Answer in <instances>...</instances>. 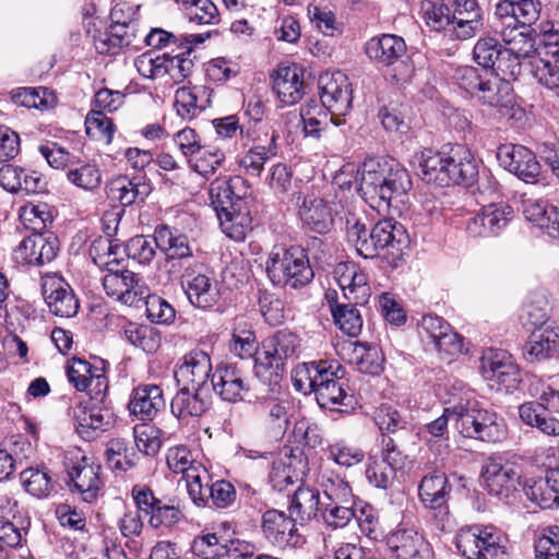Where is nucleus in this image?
I'll return each instance as SVG.
<instances>
[{
    "label": "nucleus",
    "instance_id": "1",
    "mask_svg": "<svg viewBox=\"0 0 559 559\" xmlns=\"http://www.w3.org/2000/svg\"><path fill=\"white\" fill-rule=\"evenodd\" d=\"M293 381L296 390L313 392L322 408L347 412L353 407L354 395L349 393L345 369L336 361L306 362L296 369Z\"/></svg>",
    "mask_w": 559,
    "mask_h": 559
},
{
    "label": "nucleus",
    "instance_id": "2",
    "mask_svg": "<svg viewBox=\"0 0 559 559\" xmlns=\"http://www.w3.org/2000/svg\"><path fill=\"white\" fill-rule=\"evenodd\" d=\"M420 177L427 183L440 187L450 185H472L478 175L472 154L461 147L452 148L449 154L426 150L419 160Z\"/></svg>",
    "mask_w": 559,
    "mask_h": 559
},
{
    "label": "nucleus",
    "instance_id": "3",
    "mask_svg": "<svg viewBox=\"0 0 559 559\" xmlns=\"http://www.w3.org/2000/svg\"><path fill=\"white\" fill-rule=\"evenodd\" d=\"M453 80L483 106L502 109L513 104L510 82L493 71L462 66L455 69Z\"/></svg>",
    "mask_w": 559,
    "mask_h": 559
},
{
    "label": "nucleus",
    "instance_id": "4",
    "mask_svg": "<svg viewBox=\"0 0 559 559\" xmlns=\"http://www.w3.org/2000/svg\"><path fill=\"white\" fill-rule=\"evenodd\" d=\"M265 272L275 286L299 288L314 276L306 251L297 246L274 247L265 261Z\"/></svg>",
    "mask_w": 559,
    "mask_h": 559
},
{
    "label": "nucleus",
    "instance_id": "5",
    "mask_svg": "<svg viewBox=\"0 0 559 559\" xmlns=\"http://www.w3.org/2000/svg\"><path fill=\"white\" fill-rule=\"evenodd\" d=\"M456 548L467 559H508L501 534L492 526H467L456 534Z\"/></svg>",
    "mask_w": 559,
    "mask_h": 559
},
{
    "label": "nucleus",
    "instance_id": "6",
    "mask_svg": "<svg viewBox=\"0 0 559 559\" xmlns=\"http://www.w3.org/2000/svg\"><path fill=\"white\" fill-rule=\"evenodd\" d=\"M352 87L348 78L341 71L325 72L319 76L320 106L330 112L334 126H341L352 108Z\"/></svg>",
    "mask_w": 559,
    "mask_h": 559
},
{
    "label": "nucleus",
    "instance_id": "7",
    "mask_svg": "<svg viewBox=\"0 0 559 559\" xmlns=\"http://www.w3.org/2000/svg\"><path fill=\"white\" fill-rule=\"evenodd\" d=\"M461 416L457 417V431L466 438H474L485 442H500L507 436V427L503 418L496 413L460 407Z\"/></svg>",
    "mask_w": 559,
    "mask_h": 559
},
{
    "label": "nucleus",
    "instance_id": "8",
    "mask_svg": "<svg viewBox=\"0 0 559 559\" xmlns=\"http://www.w3.org/2000/svg\"><path fill=\"white\" fill-rule=\"evenodd\" d=\"M181 286L191 305L200 309L214 307L221 298L218 282L201 263L185 265Z\"/></svg>",
    "mask_w": 559,
    "mask_h": 559
},
{
    "label": "nucleus",
    "instance_id": "9",
    "mask_svg": "<svg viewBox=\"0 0 559 559\" xmlns=\"http://www.w3.org/2000/svg\"><path fill=\"white\" fill-rule=\"evenodd\" d=\"M480 371L491 386L511 392L521 381L520 369L513 357L503 349L487 348L480 357Z\"/></svg>",
    "mask_w": 559,
    "mask_h": 559
},
{
    "label": "nucleus",
    "instance_id": "10",
    "mask_svg": "<svg viewBox=\"0 0 559 559\" xmlns=\"http://www.w3.org/2000/svg\"><path fill=\"white\" fill-rule=\"evenodd\" d=\"M300 340L297 334L289 330H280L262 342V352L259 353L257 372L260 368H269L275 371L283 370L285 362L298 356Z\"/></svg>",
    "mask_w": 559,
    "mask_h": 559
},
{
    "label": "nucleus",
    "instance_id": "11",
    "mask_svg": "<svg viewBox=\"0 0 559 559\" xmlns=\"http://www.w3.org/2000/svg\"><path fill=\"white\" fill-rule=\"evenodd\" d=\"M107 273L102 282L107 296L128 306H135L146 296V286L132 271L120 266L104 269Z\"/></svg>",
    "mask_w": 559,
    "mask_h": 559
},
{
    "label": "nucleus",
    "instance_id": "12",
    "mask_svg": "<svg viewBox=\"0 0 559 559\" xmlns=\"http://www.w3.org/2000/svg\"><path fill=\"white\" fill-rule=\"evenodd\" d=\"M481 478L491 496L509 498L520 485V472L513 463L488 459L481 468Z\"/></svg>",
    "mask_w": 559,
    "mask_h": 559
},
{
    "label": "nucleus",
    "instance_id": "13",
    "mask_svg": "<svg viewBox=\"0 0 559 559\" xmlns=\"http://www.w3.org/2000/svg\"><path fill=\"white\" fill-rule=\"evenodd\" d=\"M211 372L210 355L204 350L195 349L183 356L182 361L175 368L174 377L178 386L210 391Z\"/></svg>",
    "mask_w": 559,
    "mask_h": 559
},
{
    "label": "nucleus",
    "instance_id": "14",
    "mask_svg": "<svg viewBox=\"0 0 559 559\" xmlns=\"http://www.w3.org/2000/svg\"><path fill=\"white\" fill-rule=\"evenodd\" d=\"M41 294L49 311L60 318L74 317L80 308L72 287L62 277L47 275L41 278Z\"/></svg>",
    "mask_w": 559,
    "mask_h": 559
},
{
    "label": "nucleus",
    "instance_id": "15",
    "mask_svg": "<svg viewBox=\"0 0 559 559\" xmlns=\"http://www.w3.org/2000/svg\"><path fill=\"white\" fill-rule=\"evenodd\" d=\"M68 381L80 392H87L91 399L102 401L108 389L105 373L87 360L73 357L67 364Z\"/></svg>",
    "mask_w": 559,
    "mask_h": 559
},
{
    "label": "nucleus",
    "instance_id": "16",
    "mask_svg": "<svg viewBox=\"0 0 559 559\" xmlns=\"http://www.w3.org/2000/svg\"><path fill=\"white\" fill-rule=\"evenodd\" d=\"M497 157L509 173L527 183H535L540 175V164L535 154L523 145H501Z\"/></svg>",
    "mask_w": 559,
    "mask_h": 559
},
{
    "label": "nucleus",
    "instance_id": "17",
    "mask_svg": "<svg viewBox=\"0 0 559 559\" xmlns=\"http://www.w3.org/2000/svg\"><path fill=\"white\" fill-rule=\"evenodd\" d=\"M296 521L283 511L267 510L262 515L263 535L278 548L298 547L304 543V537L296 528Z\"/></svg>",
    "mask_w": 559,
    "mask_h": 559
},
{
    "label": "nucleus",
    "instance_id": "18",
    "mask_svg": "<svg viewBox=\"0 0 559 559\" xmlns=\"http://www.w3.org/2000/svg\"><path fill=\"white\" fill-rule=\"evenodd\" d=\"M531 73L538 84L548 90L559 87V40L555 35H548L544 47L532 58Z\"/></svg>",
    "mask_w": 559,
    "mask_h": 559
},
{
    "label": "nucleus",
    "instance_id": "19",
    "mask_svg": "<svg viewBox=\"0 0 559 559\" xmlns=\"http://www.w3.org/2000/svg\"><path fill=\"white\" fill-rule=\"evenodd\" d=\"M213 391L224 401L235 403L243 400L250 390L245 372L236 364H221L211 377Z\"/></svg>",
    "mask_w": 559,
    "mask_h": 559
},
{
    "label": "nucleus",
    "instance_id": "20",
    "mask_svg": "<svg viewBox=\"0 0 559 559\" xmlns=\"http://www.w3.org/2000/svg\"><path fill=\"white\" fill-rule=\"evenodd\" d=\"M513 218V209L507 203H490L467 223V231L474 237L497 236Z\"/></svg>",
    "mask_w": 559,
    "mask_h": 559
},
{
    "label": "nucleus",
    "instance_id": "21",
    "mask_svg": "<svg viewBox=\"0 0 559 559\" xmlns=\"http://www.w3.org/2000/svg\"><path fill=\"white\" fill-rule=\"evenodd\" d=\"M100 472V465L85 456L68 467V476L73 484L72 491L80 493L84 502L91 503L97 499L103 487Z\"/></svg>",
    "mask_w": 559,
    "mask_h": 559
},
{
    "label": "nucleus",
    "instance_id": "22",
    "mask_svg": "<svg viewBox=\"0 0 559 559\" xmlns=\"http://www.w3.org/2000/svg\"><path fill=\"white\" fill-rule=\"evenodd\" d=\"M191 477L194 481L190 486L189 497L198 507H204L211 501L214 507L225 509L235 502L237 493L229 481L217 480L210 485L209 478Z\"/></svg>",
    "mask_w": 559,
    "mask_h": 559
},
{
    "label": "nucleus",
    "instance_id": "23",
    "mask_svg": "<svg viewBox=\"0 0 559 559\" xmlns=\"http://www.w3.org/2000/svg\"><path fill=\"white\" fill-rule=\"evenodd\" d=\"M59 251L58 237L48 230L34 231L17 247L21 258L28 264L44 265L51 262Z\"/></svg>",
    "mask_w": 559,
    "mask_h": 559
},
{
    "label": "nucleus",
    "instance_id": "24",
    "mask_svg": "<svg viewBox=\"0 0 559 559\" xmlns=\"http://www.w3.org/2000/svg\"><path fill=\"white\" fill-rule=\"evenodd\" d=\"M534 23H521L507 20L502 23L500 37L503 48L512 51L519 57L533 58L542 48L535 47V31L531 27Z\"/></svg>",
    "mask_w": 559,
    "mask_h": 559
},
{
    "label": "nucleus",
    "instance_id": "25",
    "mask_svg": "<svg viewBox=\"0 0 559 559\" xmlns=\"http://www.w3.org/2000/svg\"><path fill=\"white\" fill-rule=\"evenodd\" d=\"M452 490L445 473L433 471L420 480L418 495L425 508L437 511L439 514H447L448 501Z\"/></svg>",
    "mask_w": 559,
    "mask_h": 559
},
{
    "label": "nucleus",
    "instance_id": "26",
    "mask_svg": "<svg viewBox=\"0 0 559 559\" xmlns=\"http://www.w3.org/2000/svg\"><path fill=\"white\" fill-rule=\"evenodd\" d=\"M273 91L285 106L297 104L304 96V72L293 63L277 68L273 76Z\"/></svg>",
    "mask_w": 559,
    "mask_h": 559
},
{
    "label": "nucleus",
    "instance_id": "27",
    "mask_svg": "<svg viewBox=\"0 0 559 559\" xmlns=\"http://www.w3.org/2000/svg\"><path fill=\"white\" fill-rule=\"evenodd\" d=\"M165 407L163 390L156 384H142L132 390L128 409L139 420H152Z\"/></svg>",
    "mask_w": 559,
    "mask_h": 559
},
{
    "label": "nucleus",
    "instance_id": "28",
    "mask_svg": "<svg viewBox=\"0 0 559 559\" xmlns=\"http://www.w3.org/2000/svg\"><path fill=\"white\" fill-rule=\"evenodd\" d=\"M71 415L76 431L83 438H91L93 432L105 431L112 425V414L108 409L91 405L90 402H79L72 406Z\"/></svg>",
    "mask_w": 559,
    "mask_h": 559
},
{
    "label": "nucleus",
    "instance_id": "29",
    "mask_svg": "<svg viewBox=\"0 0 559 559\" xmlns=\"http://www.w3.org/2000/svg\"><path fill=\"white\" fill-rule=\"evenodd\" d=\"M414 71V66L407 55L405 40L397 36L386 34V75L396 84L406 83Z\"/></svg>",
    "mask_w": 559,
    "mask_h": 559
},
{
    "label": "nucleus",
    "instance_id": "30",
    "mask_svg": "<svg viewBox=\"0 0 559 559\" xmlns=\"http://www.w3.org/2000/svg\"><path fill=\"white\" fill-rule=\"evenodd\" d=\"M525 496L543 509L559 506V466L547 471L544 478L530 479L524 484Z\"/></svg>",
    "mask_w": 559,
    "mask_h": 559
},
{
    "label": "nucleus",
    "instance_id": "31",
    "mask_svg": "<svg viewBox=\"0 0 559 559\" xmlns=\"http://www.w3.org/2000/svg\"><path fill=\"white\" fill-rule=\"evenodd\" d=\"M171 400V413L179 419L202 416L210 407V391L178 386Z\"/></svg>",
    "mask_w": 559,
    "mask_h": 559
},
{
    "label": "nucleus",
    "instance_id": "32",
    "mask_svg": "<svg viewBox=\"0 0 559 559\" xmlns=\"http://www.w3.org/2000/svg\"><path fill=\"white\" fill-rule=\"evenodd\" d=\"M523 358L531 362H540L559 355V332L554 329L534 331L523 345Z\"/></svg>",
    "mask_w": 559,
    "mask_h": 559
},
{
    "label": "nucleus",
    "instance_id": "33",
    "mask_svg": "<svg viewBox=\"0 0 559 559\" xmlns=\"http://www.w3.org/2000/svg\"><path fill=\"white\" fill-rule=\"evenodd\" d=\"M384 226L381 221L378 222L370 233L364 224L354 222L353 225L347 227V240L352 243L359 255L366 259H372L379 255L380 251L384 249Z\"/></svg>",
    "mask_w": 559,
    "mask_h": 559
},
{
    "label": "nucleus",
    "instance_id": "34",
    "mask_svg": "<svg viewBox=\"0 0 559 559\" xmlns=\"http://www.w3.org/2000/svg\"><path fill=\"white\" fill-rule=\"evenodd\" d=\"M305 459L301 451L289 450L273 462L270 472V484L273 489L283 491L288 485L299 479L304 472Z\"/></svg>",
    "mask_w": 559,
    "mask_h": 559
},
{
    "label": "nucleus",
    "instance_id": "35",
    "mask_svg": "<svg viewBox=\"0 0 559 559\" xmlns=\"http://www.w3.org/2000/svg\"><path fill=\"white\" fill-rule=\"evenodd\" d=\"M155 246L165 253L168 261H182L183 267L189 264L188 259L192 257V249L188 237L178 229L170 228L167 225L156 227Z\"/></svg>",
    "mask_w": 559,
    "mask_h": 559
},
{
    "label": "nucleus",
    "instance_id": "36",
    "mask_svg": "<svg viewBox=\"0 0 559 559\" xmlns=\"http://www.w3.org/2000/svg\"><path fill=\"white\" fill-rule=\"evenodd\" d=\"M222 231L235 241L245 240L251 230V216L242 197H238L233 209L216 214Z\"/></svg>",
    "mask_w": 559,
    "mask_h": 559
},
{
    "label": "nucleus",
    "instance_id": "37",
    "mask_svg": "<svg viewBox=\"0 0 559 559\" xmlns=\"http://www.w3.org/2000/svg\"><path fill=\"white\" fill-rule=\"evenodd\" d=\"M299 216L302 223L313 233L326 234L333 217L328 203L319 197L307 194L299 204Z\"/></svg>",
    "mask_w": 559,
    "mask_h": 559
},
{
    "label": "nucleus",
    "instance_id": "38",
    "mask_svg": "<svg viewBox=\"0 0 559 559\" xmlns=\"http://www.w3.org/2000/svg\"><path fill=\"white\" fill-rule=\"evenodd\" d=\"M277 139L276 131H272L265 144H253L240 157V168L249 176L259 177L264 169V165L277 155Z\"/></svg>",
    "mask_w": 559,
    "mask_h": 559
},
{
    "label": "nucleus",
    "instance_id": "39",
    "mask_svg": "<svg viewBox=\"0 0 559 559\" xmlns=\"http://www.w3.org/2000/svg\"><path fill=\"white\" fill-rule=\"evenodd\" d=\"M151 191L150 186L139 178L128 179L118 177L107 186V195L121 206H129L138 201H144Z\"/></svg>",
    "mask_w": 559,
    "mask_h": 559
},
{
    "label": "nucleus",
    "instance_id": "40",
    "mask_svg": "<svg viewBox=\"0 0 559 559\" xmlns=\"http://www.w3.org/2000/svg\"><path fill=\"white\" fill-rule=\"evenodd\" d=\"M166 460L170 471L176 474L180 473L183 475L188 493L190 492L192 481H194L190 476H199V479L210 478L206 468L202 464L195 462L192 459L191 452L183 445L170 448Z\"/></svg>",
    "mask_w": 559,
    "mask_h": 559
},
{
    "label": "nucleus",
    "instance_id": "41",
    "mask_svg": "<svg viewBox=\"0 0 559 559\" xmlns=\"http://www.w3.org/2000/svg\"><path fill=\"white\" fill-rule=\"evenodd\" d=\"M209 97V92L202 86H182L175 93L174 107L183 120H192L206 108Z\"/></svg>",
    "mask_w": 559,
    "mask_h": 559
},
{
    "label": "nucleus",
    "instance_id": "42",
    "mask_svg": "<svg viewBox=\"0 0 559 559\" xmlns=\"http://www.w3.org/2000/svg\"><path fill=\"white\" fill-rule=\"evenodd\" d=\"M344 349L350 352L348 361L355 364L362 373L380 376L383 371L384 357L377 347L368 346L359 342H348Z\"/></svg>",
    "mask_w": 559,
    "mask_h": 559
},
{
    "label": "nucleus",
    "instance_id": "43",
    "mask_svg": "<svg viewBox=\"0 0 559 559\" xmlns=\"http://www.w3.org/2000/svg\"><path fill=\"white\" fill-rule=\"evenodd\" d=\"M539 0H499L495 14L512 22L535 23L540 15Z\"/></svg>",
    "mask_w": 559,
    "mask_h": 559
},
{
    "label": "nucleus",
    "instance_id": "44",
    "mask_svg": "<svg viewBox=\"0 0 559 559\" xmlns=\"http://www.w3.org/2000/svg\"><path fill=\"white\" fill-rule=\"evenodd\" d=\"M543 403L526 402L519 407V415L522 421L528 426L536 427L547 436H559V420L552 417Z\"/></svg>",
    "mask_w": 559,
    "mask_h": 559
},
{
    "label": "nucleus",
    "instance_id": "45",
    "mask_svg": "<svg viewBox=\"0 0 559 559\" xmlns=\"http://www.w3.org/2000/svg\"><path fill=\"white\" fill-rule=\"evenodd\" d=\"M523 214L525 218L536 224L548 234L557 237L556 226L559 227V209L549 205L545 200L528 199L524 202Z\"/></svg>",
    "mask_w": 559,
    "mask_h": 559
},
{
    "label": "nucleus",
    "instance_id": "46",
    "mask_svg": "<svg viewBox=\"0 0 559 559\" xmlns=\"http://www.w3.org/2000/svg\"><path fill=\"white\" fill-rule=\"evenodd\" d=\"M259 343L252 324L243 319H236L233 324L229 350L241 359L252 358L258 354Z\"/></svg>",
    "mask_w": 559,
    "mask_h": 559
},
{
    "label": "nucleus",
    "instance_id": "47",
    "mask_svg": "<svg viewBox=\"0 0 559 559\" xmlns=\"http://www.w3.org/2000/svg\"><path fill=\"white\" fill-rule=\"evenodd\" d=\"M412 187L411 178L407 170L394 158L386 160V189L392 193L390 198H386L388 209H392V202L395 200L405 207L407 201V191Z\"/></svg>",
    "mask_w": 559,
    "mask_h": 559
},
{
    "label": "nucleus",
    "instance_id": "48",
    "mask_svg": "<svg viewBox=\"0 0 559 559\" xmlns=\"http://www.w3.org/2000/svg\"><path fill=\"white\" fill-rule=\"evenodd\" d=\"M386 264L393 269L404 262V257L409 247V236L406 228L393 218L386 217Z\"/></svg>",
    "mask_w": 559,
    "mask_h": 559
},
{
    "label": "nucleus",
    "instance_id": "49",
    "mask_svg": "<svg viewBox=\"0 0 559 559\" xmlns=\"http://www.w3.org/2000/svg\"><path fill=\"white\" fill-rule=\"evenodd\" d=\"M299 116L306 136L320 139L322 132L328 129L329 123L334 124L330 112L313 99L307 102L300 108Z\"/></svg>",
    "mask_w": 559,
    "mask_h": 559
},
{
    "label": "nucleus",
    "instance_id": "50",
    "mask_svg": "<svg viewBox=\"0 0 559 559\" xmlns=\"http://www.w3.org/2000/svg\"><path fill=\"white\" fill-rule=\"evenodd\" d=\"M421 537L413 530H399L386 537V547L397 559H420Z\"/></svg>",
    "mask_w": 559,
    "mask_h": 559
},
{
    "label": "nucleus",
    "instance_id": "51",
    "mask_svg": "<svg viewBox=\"0 0 559 559\" xmlns=\"http://www.w3.org/2000/svg\"><path fill=\"white\" fill-rule=\"evenodd\" d=\"M322 510V501L317 489L299 487L292 498L289 511L299 521H309Z\"/></svg>",
    "mask_w": 559,
    "mask_h": 559
},
{
    "label": "nucleus",
    "instance_id": "52",
    "mask_svg": "<svg viewBox=\"0 0 559 559\" xmlns=\"http://www.w3.org/2000/svg\"><path fill=\"white\" fill-rule=\"evenodd\" d=\"M105 454L110 467L120 471L132 468L139 459L134 447L123 438L109 440Z\"/></svg>",
    "mask_w": 559,
    "mask_h": 559
},
{
    "label": "nucleus",
    "instance_id": "53",
    "mask_svg": "<svg viewBox=\"0 0 559 559\" xmlns=\"http://www.w3.org/2000/svg\"><path fill=\"white\" fill-rule=\"evenodd\" d=\"M121 246L118 239L98 237L90 246V257L93 262L104 270L108 266H120L122 260L118 258Z\"/></svg>",
    "mask_w": 559,
    "mask_h": 559
},
{
    "label": "nucleus",
    "instance_id": "54",
    "mask_svg": "<svg viewBox=\"0 0 559 559\" xmlns=\"http://www.w3.org/2000/svg\"><path fill=\"white\" fill-rule=\"evenodd\" d=\"M354 302L331 304V312L338 329L350 337L357 336L362 329L360 312Z\"/></svg>",
    "mask_w": 559,
    "mask_h": 559
},
{
    "label": "nucleus",
    "instance_id": "55",
    "mask_svg": "<svg viewBox=\"0 0 559 559\" xmlns=\"http://www.w3.org/2000/svg\"><path fill=\"white\" fill-rule=\"evenodd\" d=\"M20 479L25 490L39 499L49 497L53 490L51 476L46 468H26L20 474Z\"/></svg>",
    "mask_w": 559,
    "mask_h": 559
},
{
    "label": "nucleus",
    "instance_id": "56",
    "mask_svg": "<svg viewBox=\"0 0 559 559\" xmlns=\"http://www.w3.org/2000/svg\"><path fill=\"white\" fill-rule=\"evenodd\" d=\"M185 15L195 25H214L219 22V13L211 0H181Z\"/></svg>",
    "mask_w": 559,
    "mask_h": 559
},
{
    "label": "nucleus",
    "instance_id": "57",
    "mask_svg": "<svg viewBox=\"0 0 559 559\" xmlns=\"http://www.w3.org/2000/svg\"><path fill=\"white\" fill-rule=\"evenodd\" d=\"M238 182H243L240 177L230 180L215 179L211 183L210 200L216 214L225 209L228 210L235 206L236 199L239 195L235 194L234 188Z\"/></svg>",
    "mask_w": 559,
    "mask_h": 559
},
{
    "label": "nucleus",
    "instance_id": "58",
    "mask_svg": "<svg viewBox=\"0 0 559 559\" xmlns=\"http://www.w3.org/2000/svg\"><path fill=\"white\" fill-rule=\"evenodd\" d=\"M68 180L75 187L92 191L99 187L102 182V173L95 164L72 163L67 171Z\"/></svg>",
    "mask_w": 559,
    "mask_h": 559
},
{
    "label": "nucleus",
    "instance_id": "59",
    "mask_svg": "<svg viewBox=\"0 0 559 559\" xmlns=\"http://www.w3.org/2000/svg\"><path fill=\"white\" fill-rule=\"evenodd\" d=\"M124 335L133 346L148 354L157 352L162 343L160 334L148 325L129 324Z\"/></svg>",
    "mask_w": 559,
    "mask_h": 559
},
{
    "label": "nucleus",
    "instance_id": "60",
    "mask_svg": "<svg viewBox=\"0 0 559 559\" xmlns=\"http://www.w3.org/2000/svg\"><path fill=\"white\" fill-rule=\"evenodd\" d=\"M224 160L225 154L221 150L202 146L198 154L188 159V164L193 171L209 178L215 174Z\"/></svg>",
    "mask_w": 559,
    "mask_h": 559
},
{
    "label": "nucleus",
    "instance_id": "61",
    "mask_svg": "<svg viewBox=\"0 0 559 559\" xmlns=\"http://www.w3.org/2000/svg\"><path fill=\"white\" fill-rule=\"evenodd\" d=\"M359 191L370 207L380 212L384 205V171L361 177Z\"/></svg>",
    "mask_w": 559,
    "mask_h": 559
},
{
    "label": "nucleus",
    "instance_id": "62",
    "mask_svg": "<svg viewBox=\"0 0 559 559\" xmlns=\"http://www.w3.org/2000/svg\"><path fill=\"white\" fill-rule=\"evenodd\" d=\"M115 124L103 111L92 109L85 118L86 134L97 141L110 143L115 133Z\"/></svg>",
    "mask_w": 559,
    "mask_h": 559
},
{
    "label": "nucleus",
    "instance_id": "63",
    "mask_svg": "<svg viewBox=\"0 0 559 559\" xmlns=\"http://www.w3.org/2000/svg\"><path fill=\"white\" fill-rule=\"evenodd\" d=\"M133 438L136 449L147 456H154L160 450L162 440L159 429L152 425H135L133 428Z\"/></svg>",
    "mask_w": 559,
    "mask_h": 559
},
{
    "label": "nucleus",
    "instance_id": "64",
    "mask_svg": "<svg viewBox=\"0 0 559 559\" xmlns=\"http://www.w3.org/2000/svg\"><path fill=\"white\" fill-rule=\"evenodd\" d=\"M535 559H559V526L544 530L534 545Z\"/></svg>",
    "mask_w": 559,
    "mask_h": 559
}]
</instances>
